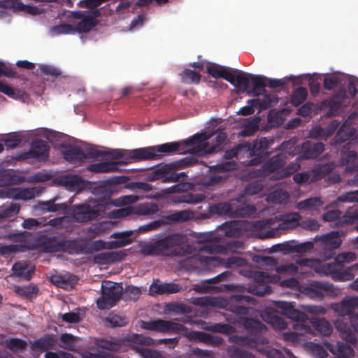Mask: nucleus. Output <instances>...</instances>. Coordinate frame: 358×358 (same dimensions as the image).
<instances>
[{"mask_svg": "<svg viewBox=\"0 0 358 358\" xmlns=\"http://www.w3.org/2000/svg\"><path fill=\"white\" fill-rule=\"evenodd\" d=\"M228 355L231 358H250L252 354L247 350L241 349L235 345L229 347L227 350Z\"/></svg>", "mask_w": 358, "mask_h": 358, "instance_id": "58", "label": "nucleus"}, {"mask_svg": "<svg viewBox=\"0 0 358 358\" xmlns=\"http://www.w3.org/2000/svg\"><path fill=\"white\" fill-rule=\"evenodd\" d=\"M299 292L313 299H322L324 294L336 297L339 294V289L328 282L312 281L307 285H302Z\"/></svg>", "mask_w": 358, "mask_h": 358, "instance_id": "10", "label": "nucleus"}, {"mask_svg": "<svg viewBox=\"0 0 358 358\" xmlns=\"http://www.w3.org/2000/svg\"><path fill=\"white\" fill-rule=\"evenodd\" d=\"M289 197V195L287 192L279 189L270 193L267 196L266 200L270 203L281 204L286 203Z\"/></svg>", "mask_w": 358, "mask_h": 358, "instance_id": "53", "label": "nucleus"}, {"mask_svg": "<svg viewBox=\"0 0 358 358\" xmlns=\"http://www.w3.org/2000/svg\"><path fill=\"white\" fill-rule=\"evenodd\" d=\"M273 139L266 137L254 141L252 144L244 143L245 154L248 157L259 156L266 151L273 144Z\"/></svg>", "mask_w": 358, "mask_h": 358, "instance_id": "20", "label": "nucleus"}, {"mask_svg": "<svg viewBox=\"0 0 358 358\" xmlns=\"http://www.w3.org/2000/svg\"><path fill=\"white\" fill-rule=\"evenodd\" d=\"M305 348L314 358H327L328 357L327 350L318 343L308 342L305 344Z\"/></svg>", "mask_w": 358, "mask_h": 358, "instance_id": "51", "label": "nucleus"}, {"mask_svg": "<svg viewBox=\"0 0 358 358\" xmlns=\"http://www.w3.org/2000/svg\"><path fill=\"white\" fill-rule=\"evenodd\" d=\"M194 217V213L191 210H182L169 211L162 216V220L150 222L146 224L140 226L137 231L138 234L155 231L162 226L167 224L181 223L188 221Z\"/></svg>", "mask_w": 358, "mask_h": 358, "instance_id": "6", "label": "nucleus"}, {"mask_svg": "<svg viewBox=\"0 0 358 358\" xmlns=\"http://www.w3.org/2000/svg\"><path fill=\"white\" fill-rule=\"evenodd\" d=\"M201 134L205 136V141L208 143L209 148H210L212 150L209 152H206L203 153L202 155H206V154L212 153V152H218L220 150V145H222V143H224L227 138L226 134L223 133V132H220L217 135V136L215 138L216 144L210 145V142L208 141L210 136L206 134Z\"/></svg>", "mask_w": 358, "mask_h": 358, "instance_id": "55", "label": "nucleus"}, {"mask_svg": "<svg viewBox=\"0 0 358 358\" xmlns=\"http://www.w3.org/2000/svg\"><path fill=\"white\" fill-rule=\"evenodd\" d=\"M98 15V10H65L57 16L61 24L51 27L49 33L51 36H57L88 32L96 24Z\"/></svg>", "mask_w": 358, "mask_h": 358, "instance_id": "1", "label": "nucleus"}, {"mask_svg": "<svg viewBox=\"0 0 358 358\" xmlns=\"http://www.w3.org/2000/svg\"><path fill=\"white\" fill-rule=\"evenodd\" d=\"M38 194L36 188H5L0 190L1 198H10L15 200H31Z\"/></svg>", "mask_w": 358, "mask_h": 358, "instance_id": "17", "label": "nucleus"}, {"mask_svg": "<svg viewBox=\"0 0 358 358\" xmlns=\"http://www.w3.org/2000/svg\"><path fill=\"white\" fill-rule=\"evenodd\" d=\"M210 212L230 217H248L256 213V208L252 205L236 206L235 203L220 202L210 206Z\"/></svg>", "mask_w": 358, "mask_h": 358, "instance_id": "8", "label": "nucleus"}, {"mask_svg": "<svg viewBox=\"0 0 358 358\" xmlns=\"http://www.w3.org/2000/svg\"><path fill=\"white\" fill-rule=\"evenodd\" d=\"M170 167L168 165L162 166L160 168L154 170L150 175V178L151 180H161L163 182L167 183L171 182V173Z\"/></svg>", "mask_w": 358, "mask_h": 358, "instance_id": "47", "label": "nucleus"}, {"mask_svg": "<svg viewBox=\"0 0 358 358\" xmlns=\"http://www.w3.org/2000/svg\"><path fill=\"white\" fill-rule=\"evenodd\" d=\"M119 165H121L120 162H103L90 164L87 169L94 173H109L118 170Z\"/></svg>", "mask_w": 358, "mask_h": 358, "instance_id": "39", "label": "nucleus"}, {"mask_svg": "<svg viewBox=\"0 0 358 358\" xmlns=\"http://www.w3.org/2000/svg\"><path fill=\"white\" fill-rule=\"evenodd\" d=\"M134 231L129 230L122 232L114 233L111 235L112 238H115L117 240L108 242V248H117L127 245L131 243L130 236L134 234Z\"/></svg>", "mask_w": 358, "mask_h": 358, "instance_id": "33", "label": "nucleus"}, {"mask_svg": "<svg viewBox=\"0 0 358 358\" xmlns=\"http://www.w3.org/2000/svg\"><path fill=\"white\" fill-rule=\"evenodd\" d=\"M356 254L352 252H345L338 254L335 260L338 262L341 268H343L345 264L350 263L356 259Z\"/></svg>", "mask_w": 358, "mask_h": 358, "instance_id": "61", "label": "nucleus"}, {"mask_svg": "<svg viewBox=\"0 0 358 358\" xmlns=\"http://www.w3.org/2000/svg\"><path fill=\"white\" fill-rule=\"evenodd\" d=\"M335 168L334 163H327L322 166H319L308 171L312 182L317 181L324 178L326 174L331 171Z\"/></svg>", "mask_w": 358, "mask_h": 358, "instance_id": "43", "label": "nucleus"}, {"mask_svg": "<svg viewBox=\"0 0 358 358\" xmlns=\"http://www.w3.org/2000/svg\"><path fill=\"white\" fill-rule=\"evenodd\" d=\"M262 97L248 100V103H256V108L265 110L275 106L278 103V97L275 93L263 92Z\"/></svg>", "mask_w": 358, "mask_h": 358, "instance_id": "27", "label": "nucleus"}, {"mask_svg": "<svg viewBox=\"0 0 358 358\" xmlns=\"http://www.w3.org/2000/svg\"><path fill=\"white\" fill-rule=\"evenodd\" d=\"M358 220V208L349 210L341 218L340 222L342 224H352Z\"/></svg>", "mask_w": 358, "mask_h": 358, "instance_id": "64", "label": "nucleus"}, {"mask_svg": "<svg viewBox=\"0 0 358 358\" xmlns=\"http://www.w3.org/2000/svg\"><path fill=\"white\" fill-rule=\"evenodd\" d=\"M304 317L302 320H299L298 318H294L292 320L293 322V329L294 331H285L282 333V338L284 340L290 341L292 343L298 342L301 336H314V330L309 325L310 318L308 316L303 313Z\"/></svg>", "mask_w": 358, "mask_h": 358, "instance_id": "13", "label": "nucleus"}, {"mask_svg": "<svg viewBox=\"0 0 358 358\" xmlns=\"http://www.w3.org/2000/svg\"><path fill=\"white\" fill-rule=\"evenodd\" d=\"M12 271V276L29 280L35 271V267L27 262H17L13 265Z\"/></svg>", "mask_w": 358, "mask_h": 358, "instance_id": "25", "label": "nucleus"}, {"mask_svg": "<svg viewBox=\"0 0 358 358\" xmlns=\"http://www.w3.org/2000/svg\"><path fill=\"white\" fill-rule=\"evenodd\" d=\"M341 164L347 165L346 171L352 172L358 170V153L355 151H349L342 155Z\"/></svg>", "mask_w": 358, "mask_h": 358, "instance_id": "42", "label": "nucleus"}, {"mask_svg": "<svg viewBox=\"0 0 358 358\" xmlns=\"http://www.w3.org/2000/svg\"><path fill=\"white\" fill-rule=\"evenodd\" d=\"M340 268L341 266L336 260L334 262L324 264L318 261V264L315 267V271L320 275L330 276L335 280V276L337 275L338 269Z\"/></svg>", "mask_w": 358, "mask_h": 358, "instance_id": "37", "label": "nucleus"}, {"mask_svg": "<svg viewBox=\"0 0 358 358\" xmlns=\"http://www.w3.org/2000/svg\"><path fill=\"white\" fill-rule=\"evenodd\" d=\"M6 347L13 352H21L27 346V342L17 338L7 339L6 341Z\"/></svg>", "mask_w": 358, "mask_h": 358, "instance_id": "57", "label": "nucleus"}, {"mask_svg": "<svg viewBox=\"0 0 358 358\" xmlns=\"http://www.w3.org/2000/svg\"><path fill=\"white\" fill-rule=\"evenodd\" d=\"M234 71L238 73L234 75L232 73L234 82L230 83L242 92L246 91L250 81V76L247 73L239 71L237 69H234Z\"/></svg>", "mask_w": 358, "mask_h": 358, "instance_id": "41", "label": "nucleus"}, {"mask_svg": "<svg viewBox=\"0 0 358 358\" xmlns=\"http://www.w3.org/2000/svg\"><path fill=\"white\" fill-rule=\"evenodd\" d=\"M285 164V160L281 155H278L271 157L264 165V170L265 172L270 173L277 171L279 169L282 168Z\"/></svg>", "mask_w": 358, "mask_h": 358, "instance_id": "44", "label": "nucleus"}, {"mask_svg": "<svg viewBox=\"0 0 358 358\" xmlns=\"http://www.w3.org/2000/svg\"><path fill=\"white\" fill-rule=\"evenodd\" d=\"M207 72L213 78H222L229 83H233L232 73L227 67L212 64L207 67Z\"/></svg>", "mask_w": 358, "mask_h": 358, "instance_id": "38", "label": "nucleus"}, {"mask_svg": "<svg viewBox=\"0 0 358 358\" xmlns=\"http://www.w3.org/2000/svg\"><path fill=\"white\" fill-rule=\"evenodd\" d=\"M250 82L252 85V93L256 96H259L264 92L265 87L267 85L266 80L262 76H250Z\"/></svg>", "mask_w": 358, "mask_h": 358, "instance_id": "48", "label": "nucleus"}, {"mask_svg": "<svg viewBox=\"0 0 358 358\" xmlns=\"http://www.w3.org/2000/svg\"><path fill=\"white\" fill-rule=\"evenodd\" d=\"M189 238L183 234L175 233L152 243L144 245L140 252L144 255L185 256L192 253Z\"/></svg>", "mask_w": 358, "mask_h": 358, "instance_id": "2", "label": "nucleus"}, {"mask_svg": "<svg viewBox=\"0 0 358 358\" xmlns=\"http://www.w3.org/2000/svg\"><path fill=\"white\" fill-rule=\"evenodd\" d=\"M331 308L340 316H351L358 309V297L347 296L341 302L331 303Z\"/></svg>", "mask_w": 358, "mask_h": 358, "instance_id": "18", "label": "nucleus"}, {"mask_svg": "<svg viewBox=\"0 0 358 358\" xmlns=\"http://www.w3.org/2000/svg\"><path fill=\"white\" fill-rule=\"evenodd\" d=\"M14 291L20 296L31 298L34 295H36L39 291L37 285L34 284H30L25 286L15 285L14 286Z\"/></svg>", "mask_w": 358, "mask_h": 358, "instance_id": "50", "label": "nucleus"}, {"mask_svg": "<svg viewBox=\"0 0 358 358\" xmlns=\"http://www.w3.org/2000/svg\"><path fill=\"white\" fill-rule=\"evenodd\" d=\"M125 341L129 343L131 348L134 350L135 348L134 347H143L154 344V340L152 338L136 334H128L125 338Z\"/></svg>", "mask_w": 358, "mask_h": 358, "instance_id": "40", "label": "nucleus"}, {"mask_svg": "<svg viewBox=\"0 0 358 358\" xmlns=\"http://www.w3.org/2000/svg\"><path fill=\"white\" fill-rule=\"evenodd\" d=\"M27 236V232L10 234L8 236L9 239L14 242L19 241L20 244L1 246L0 248V253L3 255H6L13 252L22 251L23 248H27V245L24 242Z\"/></svg>", "mask_w": 358, "mask_h": 358, "instance_id": "24", "label": "nucleus"}, {"mask_svg": "<svg viewBox=\"0 0 358 358\" xmlns=\"http://www.w3.org/2000/svg\"><path fill=\"white\" fill-rule=\"evenodd\" d=\"M294 145L295 141L294 140L285 141L280 145L278 150L285 151L292 155H294L297 152H301V155L298 157L297 161L315 159L320 155L324 150V145L322 143H312L310 141H306L298 148L297 152L289 151Z\"/></svg>", "mask_w": 358, "mask_h": 358, "instance_id": "7", "label": "nucleus"}, {"mask_svg": "<svg viewBox=\"0 0 358 358\" xmlns=\"http://www.w3.org/2000/svg\"><path fill=\"white\" fill-rule=\"evenodd\" d=\"M334 325L337 331L341 333L342 338L345 341L352 344L357 343V339L355 334L352 332L348 323L345 322L343 319H337L334 322Z\"/></svg>", "mask_w": 358, "mask_h": 358, "instance_id": "36", "label": "nucleus"}, {"mask_svg": "<svg viewBox=\"0 0 358 358\" xmlns=\"http://www.w3.org/2000/svg\"><path fill=\"white\" fill-rule=\"evenodd\" d=\"M357 116L355 113L351 114L348 120L342 124L335 137L336 143H340L348 141L355 133V129L351 127L350 121Z\"/></svg>", "mask_w": 358, "mask_h": 358, "instance_id": "29", "label": "nucleus"}, {"mask_svg": "<svg viewBox=\"0 0 358 358\" xmlns=\"http://www.w3.org/2000/svg\"><path fill=\"white\" fill-rule=\"evenodd\" d=\"M0 8L22 10L33 15H40L43 10L37 6H26L17 0H0Z\"/></svg>", "mask_w": 358, "mask_h": 358, "instance_id": "22", "label": "nucleus"}, {"mask_svg": "<svg viewBox=\"0 0 358 358\" xmlns=\"http://www.w3.org/2000/svg\"><path fill=\"white\" fill-rule=\"evenodd\" d=\"M310 323L313 329L317 331L322 336H329L333 331V327L330 322L324 317H312L310 318Z\"/></svg>", "mask_w": 358, "mask_h": 358, "instance_id": "31", "label": "nucleus"}, {"mask_svg": "<svg viewBox=\"0 0 358 358\" xmlns=\"http://www.w3.org/2000/svg\"><path fill=\"white\" fill-rule=\"evenodd\" d=\"M61 183L68 190L78 192L85 187L86 183L80 176L76 175H67L61 178Z\"/></svg>", "mask_w": 358, "mask_h": 358, "instance_id": "28", "label": "nucleus"}, {"mask_svg": "<svg viewBox=\"0 0 358 358\" xmlns=\"http://www.w3.org/2000/svg\"><path fill=\"white\" fill-rule=\"evenodd\" d=\"M336 355L341 356L343 358H350L354 357L355 351L348 344L338 342V354Z\"/></svg>", "mask_w": 358, "mask_h": 358, "instance_id": "63", "label": "nucleus"}, {"mask_svg": "<svg viewBox=\"0 0 358 358\" xmlns=\"http://www.w3.org/2000/svg\"><path fill=\"white\" fill-rule=\"evenodd\" d=\"M278 274L270 275L264 271H255L252 274L255 284L249 287V292L257 296H263L271 292L270 282H278L280 280L281 275H294L298 272V266L294 263L285 264L275 268Z\"/></svg>", "mask_w": 358, "mask_h": 358, "instance_id": "3", "label": "nucleus"}, {"mask_svg": "<svg viewBox=\"0 0 358 358\" xmlns=\"http://www.w3.org/2000/svg\"><path fill=\"white\" fill-rule=\"evenodd\" d=\"M324 202L320 197L315 196L303 200L296 204V208L299 210L319 212Z\"/></svg>", "mask_w": 358, "mask_h": 358, "instance_id": "35", "label": "nucleus"}, {"mask_svg": "<svg viewBox=\"0 0 358 358\" xmlns=\"http://www.w3.org/2000/svg\"><path fill=\"white\" fill-rule=\"evenodd\" d=\"M192 146L193 153L201 156L203 153L212 150L205 141V136L195 134L191 138L181 141L166 143L157 146H152L155 153L183 152L184 148Z\"/></svg>", "mask_w": 358, "mask_h": 358, "instance_id": "4", "label": "nucleus"}, {"mask_svg": "<svg viewBox=\"0 0 358 358\" xmlns=\"http://www.w3.org/2000/svg\"><path fill=\"white\" fill-rule=\"evenodd\" d=\"M62 152L64 159L71 162H80L86 159L85 152L77 146H65L62 148Z\"/></svg>", "mask_w": 358, "mask_h": 358, "instance_id": "34", "label": "nucleus"}, {"mask_svg": "<svg viewBox=\"0 0 358 358\" xmlns=\"http://www.w3.org/2000/svg\"><path fill=\"white\" fill-rule=\"evenodd\" d=\"M196 259L199 262L201 265L206 266H217L222 264H224L226 267H229L231 265L241 266L246 264L245 259L238 257H229L226 261L217 257L213 256L199 255L196 257Z\"/></svg>", "mask_w": 358, "mask_h": 358, "instance_id": "15", "label": "nucleus"}, {"mask_svg": "<svg viewBox=\"0 0 358 358\" xmlns=\"http://www.w3.org/2000/svg\"><path fill=\"white\" fill-rule=\"evenodd\" d=\"M103 210L104 206L101 203H83L73 206L71 215L75 222H86L96 219Z\"/></svg>", "mask_w": 358, "mask_h": 358, "instance_id": "9", "label": "nucleus"}, {"mask_svg": "<svg viewBox=\"0 0 358 358\" xmlns=\"http://www.w3.org/2000/svg\"><path fill=\"white\" fill-rule=\"evenodd\" d=\"M194 303L199 306L225 309L227 308L229 305L227 299L221 296H204L196 298Z\"/></svg>", "mask_w": 358, "mask_h": 358, "instance_id": "26", "label": "nucleus"}, {"mask_svg": "<svg viewBox=\"0 0 358 358\" xmlns=\"http://www.w3.org/2000/svg\"><path fill=\"white\" fill-rule=\"evenodd\" d=\"M159 211V206L154 202H146L137 206H129L110 212L113 218H122L135 214L142 216H150Z\"/></svg>", "mask_w": 358, "mask_h": 358, "instance_id": "12", "label": "nucleus"}, {"mask_svg": "<svg viewBox=\"0 0 358 358\" xmlns=\"http://www.w3.org/2000/svg\"><path fill=\"white\" fill-rule=\"evenodd\" d=\"M159 156V154L155 153L152 146L134 150H129V160L122 161L120 162L121 165H125L133 162L155 159H157Z\"/></svg>", "mask_w": 358, "mask_h": 358, "instance_id": "21", "label": "nucleus"}, {"mask_svg": "<svg viewBox=\"0 0 358 358\" xmlns=\"http://www.w3.org/2000/svg\"><path fill=\"white\" fill-rule=\"evenodd\" d=\"M38 208L46 212H65L67 205L65 203H56L55 199H51L38 203Z\"/></svg>", "mask_w": 358, "mask_h": 358, "instance_id": "45", "label": "nucleus"}, {"mask_svg": "<svg viewBox=\"0 0 358 358\" xmlns=\"http://www.w3.org/2000/svg\"><path fill=\"white\" fill-rule=\"evenodd\" d=\"M301 216L298 213H291L280 215L279 217L269 218L261 220L258 222V226L266 227L273 225L276 220L280 222L278 225V229H292L300 225Z\"/></svg>", "mask_w": 358, "mask_h": 358, "instance_id": "14", "label": "nucleus"}, {"mask_svg": "<svg viewBox=\"0 0 358 358\" xmlns=\"http://www.w3.org/2000/svg\"><path fill=\"white\" fill-rule=\"evenodd\" d=\"M228 355L231 358H250L252 354L247 350L241 349L235 345L229 347L227 350Z\"/></svg>", "mask_w": 358, "mask_h": 358, "instance_id": "59", "label": "nucleus"}, {"mask_svg": "<svg viewBox=\"0 0 358 358\" xmlns=\"http://www.w3.org/2000/svg\"><path fill=\"white\" fill-rule=\"evenodd\" d=\"M141 327L146 330L159 332L180 333L187 338L203 339L205 336V334H201V331H189L180 324L161 319L151 320L149 322L141 321Z\"/></svg>", "mask_w": 358, "mask_h": 358, "instance_id": "5", "label": "nucleus"}, {"mask_svg": "<svg viewBox=\"0 0 358 358\" xmlns=\"http://www.w3.org/2000/svg\"><path fill=\"white\" fill-rule=\"evenodd\" d=\"M276 306L280 310L282 314L286 315L292 320L296 317L301 320L305 317L303 312H301L295 308L294 303L278 301L276 302Z\"/></svg>", "mask_w": 358, "mask_h": 358, "instance_id": "32", "label": "nucleus"}, {"mask_svg": "<svg viewBox=\"0 0 358 358\" xmlns=\"http://www.w3.org/2000/svg\"><path fill=\"white\" fill-rule=\"evenodd\" d=\"M300 167L301 165L297 161L291 163L285 169H282L280 171H278L275 176H273V178L275 180L285 178L287 177H289L292 174L294 173L296 171H297L300 169Z\"/></svg>", "mask_w": 358, "mask_h": 358, "instance_id": "54", "label": "nucleus"}, {"mask_svg": "<svg viewBox=\"0 0 358 358\" xmlns=\"http://www.w3.org/2000/svg\"><path fill=\"white\" fill-rule=\"evenodd\" d=\"M263 317L268 323L277 330H283L287 327V323L285 320L275 314H265Z\"/></svg>", "mask_w": 358, "mask_h": 358, "instance_id": "49", "label": "nucleus"}, {"mask_svg": "<svg viewBox=\"0 0 358 358\" xmlns=\"http://www.w3.org/2000/svg\"><path fill=\"white\" fill-rule=\"evenodd\" d=\"M77 281L78 278L70 273L58 274L51 277V282L53 284L66 289H72Z\"/></svg>", "mask_w": 358, "mask_h": 358, "instance_id": "30", "label": "nucleus"}, {"mask_svg": "<svg viewBox=\"0 0 358 358\" xmlns=\"http://www.w3.org/2000/svg\"><path fill=\"white\" fill-rule=\"evenodd\" d=\"M49 146L45 141L36 140L33 141L31 149L21 155L20 158L27 159L34 158L38 161L45 160L48 157Z\"/></svg>", "mask_w": 358, "mask_h": 358, "instance_id": "19", "label": "nucleus"}, {"mask_svg": "<svg viewBox=\"0 0 358 358\" xmlns=\"http://www.w3.org/2000/svg\"><path fill=\"white\" fill-rule=\"evenodd\" d=\"M55 341L51 336H45L32 343L33 350L44 352L54 346Z\"/></svg>", "mask_w": 358, "mask_h": 358, "instance_id": "46", "label": "nucleus"}, {"mask_svg": "<svg viewBox=\"0 0 358 358\" xmlns=\"http://www.w3.org/2000/svg\"><path fill=\"white\" fill-rule=\"evenodd\" d=\"M344 235L343 231H331L317 238L316 240L321 241L324 249L334 250L339 248L341 245V238Z\"/></svg>", "mask_w": 358, "mask_h": 358, "instance_id": "23", "label": "nucleus"}, {"mask_svg": "<svg viewBox=\"0 0 358 358\" xmlns=\"http://www.w3.org/2000/svg\"><path fill=\"white\" fill-rule=\"evenodd\" d=\"M96 344L105 350L110 351H118L121 348V343L120 341L115 339H100L97 340Z\"/></svg>", "mask_w": 358, "mask_h": 358, "instance_id": "56", "label": "nucleus"}, {"mask_svg": "<svg viewBox=\"0 0 358 358\" xmlns=\"http://www.w3.org/2000/svg\"><path fill=\"white\" fill-rule=\"evenodd\" d=\"M243 246L242 242L235 240L227 242L225 246L220 245L217 242H207L200 250L209 253H236L239 250L243 249Z\"/></svg>", "mask_w": 358, "mask_h": 358, "instance_id": "16", "label": "nucleus"}, {"mask_svg": "<svg viewBox=\"0 0 358 358\" xmlns=\"http://www.w3.org/2000/svg\"><path fill=\"white\" fill-rule=\"evenodd\" d=\"M205 196L202 194H186L180 196L176 202L178 203H199L202 202L205 199Z\"/></svg>", "mask_w": 358, "mask_h": 358, "instance_id": "60", "label": "nucleus"}, {"mask_svg": "<svg viewBox=\"0 0 358 358\" xmlns=\"http://www.w3.org/2000/svg\"><path fill=\"white\" fill-rule=\"evenodd\" d=\"M308 94L307 90L304 87L296 89L292 96V103L297 106L302 103L306 99Z\"/></svg>", "mask_w": 358, "mask_h": 358, "instance_id": "62", "label": "nucleus"}, {"mask_svg": "<svg viewBox=\"0 0 358 358\" xmlns=\"http://www.w3.org/2000/svg\"><path fill=\"white\" fill-rule=\"evenodd\" d=\"M102 296L96 301L99 309H108L115 306L120 299L123 287L121 283L104 282L101 286Z\"/></svg>", "mask_w": 358, "mask_h": 358, "instance_id": "11", "label": "nucleus"}, {"mask_svg": "<svg viewBox=\"0 0 358 358\" xmlns=\"http://www.w3.org/2000/svg\"><path fill=\"white\" fill-rule=\"evenodd\" d=\"M201 324L203 325V329L213 332H219L225 334H229L234 331V328L229 324H215L213 325H207L203 321L200 322Z\"/></svg>", "mask_w": 358, "mask_h": 358, "instance_id": "52", "label": "nucleus"}]
</instances>
